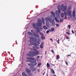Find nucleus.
<instances>
[{
	"mask_svg": "<svg viewBox=\"0 0 76 76\" xmlns=\"http://www.w3.org/2000/svg\"><path fill=\"white\" fill-rule=\"evenodd\" d=\"M76 12L75 11H73V17H75L76 16Z\"/></svg>",
	"mask_w": 76,
	"mask_h": 76,
	"instance_id": "nucleus-17",
	"label": "nucleus"
},
{
	"mask_svg": "<svg viewBox=\"0 0 76 76\" xmlns=\"http://www.w3.org/2000/svg\"><path fill=\"white\" fill-rule=\"evenodd\" d=\"M54 16H55V14L54 13H53L52 15H51L50 17L51 18H54Z\"/></svg>",
	"mask_w": 76,
	"mask_h": 76,
	"instance_id": "nucleus-14",
	"label": "nucleus"
},
{
	"mask_svg": "<svg viewBox=\"0 0 76 76\" xmlns=\"http://www.w3.org/2000/svg\"><path fill=\"white\" fill-rule=\"evenodd\" d=\"M51 52L53 53V54H54V52L53 50H52Z\"/></svg>",
	"mask_w": 76,
	"mask_h": 76,
	"instance_id": "nucleus-42",
	"label": "nucleus"
},
{
	"mask_svg": "<svg viewBox=\"0 0 76 76\" xmlns=\"http://www.w3.org/2000/svg\"><path fill=\"white\" fill-rule=\"evenodd\" d=\"M49 32H50V31L49 30H47L46 32V34H48Z\"/></svg>",
	"mask_w": 76,
	"mask_h": 76,
	"instance_id": "nucleus-35",
	"label": "nucleus"
},
{
	"mask_svg": "<svg viewBox=\"0 0 76 76\" xmlns=\"http://www.w3.org/2000/svg\"><path fill=\"white\" fill-rule=\"evenodd\" d=\"M42 22H44V18H42Z\"/></svg>",
	"mask_w": 76,
	"mask_h": 76,
	"instance_id": "nucleus-33",
	"label": "nucleus"
},
{
	"mask_svg": "<svg viewBox=\"0 0 76 76\" xmlns=\"http://www.w3.org/2000/svg\"><path fill=\"white\" fill-rule=\"evenodd\" d=\"M45 75V72H44L43 74V75Z\"/></svg>",
	"mask_w": 76,
	"mask_h": 76,
	"instance_id": "nucleus-57",
	"label": "nucleus"
},
{
	"mask_svg": "<svg viewBox=\"0 0 76 76\" xmlns=\"http://www.w3.org/2000/svg\"><path fill=\"white\" fill-rule=\"evenodd\" d=\"M32 47L34 51H36V47L35 46H33Z\"/></svg>",
	"mask_w": 76,
	"mask_h": 76,
	"instance_id": "nucleus-27",
	"label": "nucleus"
},
{
	"mask_svg": "<svg viewBox=\"0 0 76 76\" xmlns=\"http://www.w3.org/2000/svg\"><path fill=\"white\" fill-rule=\"evenodd\" d=\"M31 52H32V51H29V53L27 54V56H28L29 57H32L35 56V55L31 53Z\"/></svg>",
	"mask_w": 76,
	"mask_h": 76,
	"instance_id": "nucleus-4",
	"label": "nucleus"
},
{
	"mask_svg": "<svg viewBox=\"0 0 76 76\" xmlns=\"http://www.w3.org/2000/svg\"><path fill=\"white\" fill-rule=\"evenodd\" d=\"M47 67L48 68V67H49L50 66V65L49 64H48V63H47Z\"/></svg>",
	"mask_w": 76,
	"mask_h": 76,
	"instance_id": "nucleus-28",
	"label": "nucleus"
},
{
	"mask_svg": "<svg viewBox=\"0 0 76 76\" xmlns=\"http://www.w3.org/2000/svg\"><path fill=\"white\" fill-rule=\"evenodd\" d=\"M66 34H68V35H70V33L68 32H66Z\"/></svg>",
	"mask_w": 76,
	"mask_h": 76,
	"instance_id": "nucleus-41",
	"label": "nucleus"
},
{
	"mask_svg": "<svg viewBox=\"0 0 76 76\" xmlns=\"http://www.w3.org/2000/svg\"><path fill=\"white\" fill-rule=\"evenodd\" d=\"M38 72H39V70L38 71Z\"/></svg>",
	"mask_w": 76,
	"mask_h": 76,
	"instance_id": "nucleus-63",
	"label": "nucleus"
},
{
	"mask_svg": "<svg viewBox=\"0 0 76 76\" xmlns=\"http://www.w3.org/2000/svg\"><path fill=\"white\" fill-rule=\"evenodd\" d=\"M34 35L35 37H38V38H39V36L38 34L36 33H34Z\"/></svg>",
	"mask_w": 76,
	"mask_h": 76,
	"instance_id": "nucleus-8",
	"label": "nucleus"
},
{
	"mask_svg": "<svg viewBox=\"0 0 76 76\" xmlns=\"http://www.w3.org/2000/svg\"><path fill=\"white\" fill-rule=\"evenodd\" d=\"M71 9V8L69 7L67 9V15L68 16H70L71 15V11H70V10Z\"/></svg>",
	"mask_w": 76,
	"mask_h": 76,
	"instance_id": "nucleus-3",
	"label": "nucleus"
},
{
	"mask_svg": "<svg viewBox=\"0 0 76 76\" xmlns=\"http://www.w3.org/2000/svg\"><path fill=\"white\" fill-rule=\"evenodd\" d=\"M50 70L51 71V73H53V74H54L55 73V71H54V70L53 69H50Z\"/></svg>",
	"mask_w": 76,
	"mask_h": 76,
	"instance_id": "nucleus-16",
	"label": "nucleus"
},
{
	"mask_svg": "<svg viewBox=\"0 0 76 76\" xmlns=\"http://www.w3.org/2000/svg\"><path fill=\"white\" fill-rule=\"evenodd\" d=\"M39 41H41V39H39Z\"/></svg>",
	"mask_w": 76,
	"mask_h": 76,
	"instance_id": "nucleus-59",
	"label": "nucleus"
},
{
	"mask_svg": "<svg viewBox=\"0 0 76 76\" xmlns=\"http://www.w3.org/2000/svg\"><path fill=\"white\" fill-rule=\"evenodd\" d=\"M39 57H40V56H37V58H39Z\"/></svg>",
	"mask_w": 76,
	"mask_h": 76,
	"instance_id": "nucleus-50",
	"label": "nucleus"
},
{
	"mask_svg": "<svg viewBox=\"0 0 76 76\" xmlns=\"http://www.w3.org/2000/svg\"><path fill=\"white\" fill-rule=\"evenodd\" d=\"M64 20L63 18L61 19L60 20V22H63Z\"/></svg>",
	"mask_w": 76,
	"mask_h": 76,
	"instance_id": "nucleus-26",
	"label": "nucleus"
},
{
	"mask_svg": "<svg viewBox=\"0 0 76 76\" xmlns=\"http://www.w3.org/2000/svg\"><path fill=\"white\" fill-rule=\"evenodd\" d=\"M45 20H47V18L45 17Z\"/></svg>",
	"mask_w": 76,
	"mask_h": 76,
	"instance_id": "nucleus-51",
	"label": "nucleus"
},
{
	"mask_svg": "<svg viewBox=\"0 0 76 76\" xmlns=\"http://www.w3.org/2000/svg\"><path fill=\"white\" fill-rule=\"evenodd\" d=\"M44 22V21L43 22V24H45V23Z\"/></svg>",
	"mask_w": 76,
	"mask_h": 76,
	"instance_id": "nucleus-58",
	"label": "nucleus"
},
{
	"mask_svg": "<svg viewBox=\"0 0 76 76\" xmlns=\"http://www.w3.org/2000/svg\"><path fill=\"white\" fill-rule=\"evenodd\" d=\"M58 10L59 12H61V10Z\"/></svg>",
	"mask_w": 76,
	"mask_h": 76,
	"instance_id": "nucleus-54",
	"label": "nucleus"
},
{
	"mask_svg": "<svg viewBox=\"0 0 76 76\" xmlns=\"http://www.w3.org/2000/svg\"><path fill=\"white\" fill-rule=\"evenodd\" d=\"M47 76H48V75H47Z\"/></svg>",
	"mask_w": 76,
	"mask_h": 76,
	"instance_id": "nucleus-64",
	"label": "nucleus"
},
{
	"mask_svg": "<svg viewBox=\"0 0 76 76\" xmlns=\"http://www.w3.org/2000/svg\"><path fill=\"white\" fill-rule=\"evenodd\" d=\"M29 42H30V44H29V45H35V43L34 42H31V40H30L29 41Z\"/></svg>",
	"mask_w": 76,
	"mask_h": 76,
	"instance_id": "nucleus-5",
	"label": "nucleus"
},
{
	"mask_svg": "<svg viewBox=\"0 0 76 76\" xmlns=\"http://www.w3.org/2000/svg\"><path fill=\"white\" fill-rule=\"evenodd\" d=\"M28 35H32L31 33L30 32H28Z\"/></svg>",
	"mask_w": 76,
	"mask_h": 76,
	"instance_id": "nucleus-32",
	"label": "nucleus"
},
{
	"mask_svg": "<svg viewBox=\"0 0 76 76\" xmlns=\"http://www.w3.org/2000/svg\"><path fill=\"white\" fill-rule=\"evenodd\" d=\"M66 39H69V37H66Z\"/></svg>",
	"mask_w": 76,
	"mask_h": 76,
	"instance_id": "nucleus-47",
	"label": "nucleus"
},
{
	"mask_svg": "<svg viewBox=\"0 0 76 76\" xmlns=\"http://www.w3.org/2000/svg\"><path fill=\"white\" fill-rule=\"evenodd\" d=\"M68 27L69 28H70V25H69L68 26Z\"/></svg>",
	"mask_w": 76,
	"mask_h": 76,
	"instance_id": "nucleus-49",
	"label": "nucleus"
},
{
	"mask_svg": "<svg viewBox=\"0 0 76 76\" xmlns=\"http://www.w3.org/2000/svg\"><path fill=\"white\" fill-rule=\"evenodd\" d=\"M65 63L67 66H68V63H67V61H65Z\"/></svg>",
	"mask_w": 76,
	"mask_h": 76,
	"instance_id": "nucleus-40",
	"label": "nucleus"
},
{
	"mask_svg": "<svg viewBox=\"0 0 76 76\" xmlns=\"http://www.w3.org/2000/svg\"><path fill=\"white\" fill-rule=\"evenodd\" d=\"M51 64V65H52V66H54V64Z\"/></svg>",
	"mask_w": 76,
	"mask_h": 76,
	"instance_id": "nucleus-56",
	"label": "nucleus"
},
{
	"mask_svg": "<svg viewBox=\"0 0 76 76\" xmlns=\"http://www.w3.org/2000/svg\"><path fill=\"white\" fill-rule=\"evenodd\" d=\"M45 55H47V51H45Z\"/></svg>",
	"mask_w": 76,
	"mask_h": 76,
	"instance_id": "nucleus-53",
	"label": "nucleus"
},
{
	"mask_svg": "<svg viewBox=\"0 0 76 76\" xmlns=\"http://www.w3.org/2000/svg\"><path fill=\"white\" fill-rule=\"evenodd\" d=\"M56 14H58V11L57 10H56Z\"/></svg>",
	"mask_w": 76,
	"mask_h": 76,
	"instance_id": "nucleus-43",
	"label": "nucleus"
},
{
	"mask_svg": "<svg viewBox=\"0 0 76 76\" xmlns=\"http://www.w3.org/2000/svg\"><path fill=\"white\" fill-rule=\"evenodd\" d=\"M61 17L62 18H64V14L63 13H62L61 14Z\"/></svg>",
	"mask_w": 76,
	"mask_h": 76,
	"instance_id": "nucleus-25",
	"label": "nucleus"
},
{
	"mask_svg": "<svg viewBox=\"0 0 76 76\" xmlns=\"http://www.w3.org/2000/svg\"><path fill=\"white\" fill-rule=\"evenodd\" d=\"M40 44V43L39 42L37 41L36 42V45H39Z\"/></svg>",
	"mask_w": 76,
	"mask_h": 76,
	"instance_id": "nucleus-21",
	"label": "nucleus"
},
{
	"mask_svg": "<svg viewBox=\"0 0 76 76\" xmlns=\"http://www.w3.org/2000/svg\"><path fill=\"white\" fill-rule=\"evenodd\" d=\"M51 30L52 31H54V28H52L51 29Z\"/></svg>",
	"mask_w": 76,
	"mask_h": 76,
	"instance_id": "nucleus-34",
	"label": "nucleus"
},
{
	"mask_svg": "<svg viewBox=\"0 0 76 76\" xmlns=\"http://www.w3.org/2000/svg\"><path fill=\"white\" fill-rule=\"evenodd\" d=\"M43 45H42V44H41L40 46V47L41 48H43Z\"/></svg>",
	"mask_w": 76,
	"mask_h": 76,
	"instance_id": "nucleus-22",
	"label": "nucleus"
},
{
	"mask_svg": "<svg viewBox=\"0 0 76 76\" xmlns=\"http://www.w3.org/2000/svg\"><path fill=\"white\" fill-rule=\"evenodd\" d=\"M69 29H70V28H69Z\"/></svg>",
	"mask_w": 76,
	"mask_h": 76,
	"instance_id": "nucleus-62",
	"label": "nucleus"
},
{
	"mask_svg": "<svg viewBox=\"0 0 76 76\" xmlns=\"http://www.w3.org/2000/svg\"><path fill=\"white\" fill-rule=\"evenodd\" d=\"M72 34H75V32H74V31H73V30H72Z\"/></svg>",
	"mask_w": 76,
	"mask_h": 76,
	"instance_id": "nucleus-46",
	"label": "nucleus"
},
{
	"mask_svg": "<svg viewBox=\"0 0 76 76\" xmlns=\"http://www.w3.org/2000/svg\"><path fill=\"white\" fill-rule=\"evenodd\" d=\"M33 53H34V55H38V54H39V52L38 51H35L34 52H33Z\"/></svg>",
	"mask_w": 76,
	"mask_h": 76,
	"instance_id": "nucleus-12",
	"label": "nucleus"
},
{
	"mask_svg": "<svg viewBox=\"0 0 76 76\" xmlns=\"http://www.w3.org/2000/svg\"><path fill=\"white\" fill-rule=\"evenodd\" d=\"M38 23H36V26L37 28H36L35 29L36 30V32L37 34H38L39 32H40V31H39V29H42V27H41V26H42V21H41V19L38 20Z\"/></svg>",
	"mask_w": 76,
	"mask_h": 76,
	"instance_id": "nucleus-1",
	"label": "nucleus"
},
{
	"mask_svg": "<svg viewBox=\"0 0 76 76\" xmlns=\"http://www.w3.org/2000/svg\"><path fill=\"white\" fill-rule=\"evenodd\" d=\"M28 65L29 66H30V67H32V64H31V63H29V64H28Z\"/></svg>",
	"mask_w": 76,
	"mask_h": 76,
	"instance_id": "nucleus-23",
	"label": "nucleus"
},
{
	"mask_svg": "<svg viewBox=\"0 0 76 76\" xmlns=\"http://www.w3.org/2000/svg\"><path fill=\"white\" fill-rule=\"evenodd\" d=\"M59 58H60V56H59V55H57V60H58Z\"/></svg>",
	"mask_w": 76,
	"mask_h": 76,
	"instance_id": "nucleus-31",
	"label": "nucleus"
},
{
	"mask_svg": "<svg viewBox=\"0 0 76 76\" xmlns=\"http://www.w3.org/2000/svg\"><path fill=\"white\" fill-rule=\"evenodd\" d=\"M30 69H31V70H32V71H36L37 70L36 68L33 67H31L30 68Z\"/></svg>",
	"mask_w": 76,
	"mask_h": 76,
	"instance_id": "nucleus-7",
	"label": "nucleus"
},
{
	"mask_svg": "<svg viewBox=\"0 0 76 76\" xmlns=\"http://www.w3.org/2000/svg\"><path fill=\"white\" fill-rule=\"evenodd\" d=\"M41 38L42 39H45V37L44 36H42L41 37Z\"/></svg>",
	"mask_w": 76,
	"mask_h": 76,
	"instance_id": "nucleus-24",
	"label": "nucleus"
},
{
	"mask_svg": "<svg viewBox=\"0 0 76 76\" xmlns=\"http://www.w3.org/2000/svg\"><path fill=\"white\" fill-rule=\"evenodd\" d=\"M71 55H68V56H68V57H69V56H71Z\"/></svg>",
	"mask_w": 76,
	"mask_h": 76,
	"instance_id": "nucleus-55",
	"label": "nucleus"
},
{
	"mask_svg": "<svg viewBox=\"0 0 76 76\" xmlns=\"http://www.w3.org/2000/svg\"><path fill=\"white\" fill-rule=\"evenodd\" d=\"M61 9L62 11H66L67 10V6L64 7V4H62L61 6Z\"/></svg>",
	"mask_w": 76,
	"mask_h": 76,
	"instance_id": "nucleus-2",
	"label": "nucleus"
},
{
	"mask_svg": "<svg viewBox=\"0 0 76 76\" xmlns=\"http://www.w3.org/2000/svg\"><path fill=\"white\" fill-rule=\"evenodd\" d=\"M50 40H53V39L52 38L50 39Z\"/></svg>",
	"mask_w": 76,
	"mask_h": 76,
	"instance_id": "nucleus-60",
	"label": "nucleus"
},
{
	"mask_svg": "<svg viewBox=\"0 0 76 76\" xmlns=\"http://www.w3.org/2000/svg\"><path fill=\"white\" fill-rule=\"evenodd\" d=\"M31 32L32 33H34V31L33 30H31Z\"/></svg>",
	"mask_w": 76,
	"mask_h": 76,
	"instance_id": "nucleus-45",
	"label": "nucleus"
},
{
	"mask_svg": "<svg viewBox=\"0 0 76 76\" xmlns=\"http://www.w3.org/2000/svg\"><path fill=\"white\" fill-rule=\"evenodd\" d=\"M46 25L47 26V27L48 28L50 27V25H49V23H48V21H46Z\"/></svg>",
	"mask_w": 76,
	"mask_h": 76,
	"instance_id": "nucleus-15",
	"label": "nucleus"
},
{
	"mask_svg": "<svg viewBox=\"0 0 76 76\" xmlns=\"http://www.w3.org/2000/svg\"><path fill=\"white\" fill-rule=\"evenodd\" d=\"M26 61L27 62H32V61H29L28 60H26Z\"/></svg>",
	"mask_w": 76,
	"mask_h": 76,
	"instance_id": "nucleus-30",
	"label": "nucleus"
},
{
	"mask_svg": "<svg viewBox=\"0 0 76 76\" xmlns=\"http://www.w3.org/2000/svg\"><path fill=\"white\" fill-rule=\"evenodd\" d=\"M22 75L23 76H28L26 74L25 72H23L22 73Z\"/></svg>",
	"mask_w": 76,
	"mask_h": 76,
	"instance_id": "nucleus-20",
	"label": "nucleus"
},
{
	"mask_svg": "<svg viewBox=\"0 0 76 76\" xmlns=\"http://www.w3.org/2000/svg\"><path fill=\"white\" fill-rule=\"evenodd\" d=\"M56 26L57 27H58V26H59V24H56Z\"/></svg>",
	"mask_w": 76,
	"mask_h": 76,
	"instance_id": "nucleus-38",
	"label": "nucleus"
},
{
	"mask_svg": "<svg viewBox=\"0 0 76 76\" xmlns=\"http://www.w3.org/2000/svg\"><path fill=\"white\" fill-rule=\"evenodd\" d=\"M43 28H44V29H48L47 27L45 26H43Z\"/></svg>",
	"mask_w": 76,
	"mask_h": 76,
	"instance_id": "nucleus-29",
	"label": "nucleus"
},
{
	"mask_svg": "<svg viewBox=\"0 0 76 76\" xmlns=\"http://www.w3.org/2000/svg\"><path fill=\"white\" fill-rule=\"evenodd\" d=\"M30 39H33V38L31 37H30Z\"/></svg>",
	"mask_w": 76,
	"mask_h": 76,
	"instance_id": "nucleus-52",
	"label": "nucleus"
},
{
	"mask_svg": "<svg viewBox=\"0 0 76 76\" xmlns=\"http://www.w3.org/2000/svg\"><path fill=\"white\" fill-rule=\"evenodd\" d=\"M39 34L40 35H43V34H42V33H41V32H40V31L39 32Z\"/></svg>",
	"mask_w": 76,
	"mask_h": 76,
	"instance_id": "nucleus-39",
	"label": "nucleus"
},
{
	"mask_svg": "<svg viewBox=\"0 0 76 76\" xmlns=\"http://www.w3.org/2000/svg\"><path fill=\"white\" fill-rule=\"evenodd\" d=\"M57 42H58V44L60 43H59V39L58 40Z\"/></svg>",
	"mask_w": 76,
	"mask_h": 76,
	"instance_id": "nucleus-48",
	"label": "nucleus"
},
{
	"mask_svg": "<svg viewBox=\"0 0 76 76\" xmlns=\"http://www.w3.org/2000/svg\"><path fill=\"white\" fill-rule=\"evenodd\" d=\"M36 26H37V25L35 24V23H33V28H35V29L38 28L36 27Z\"/></svg>",
	"mask_w": 76,
	"mask_h": 76,
	"instance_id": "nucleus-13",
	"label": "nucleus"
},
{
	"mask_svg": "<svg viewBox=\"0 0 76 76\" xmlns=\"http://www.w3.org/2000/svg\"><path fill=\"white\" fill-rule=\"evenodd\" d=\"M57 18H55V19L56 22H59V20H58L57 19Z\"/></svg>",
	"mask_w": 76,
	"mask_h": 76,
	"instance_id": "nucleus-19",
	"label": "nucleus"
},
{
	"mask_svg": "<svg viewBox=\"0 0 76 76\" xmlns=\"http://www.w3.org/2000/svg\"><path fill=\"white\" fill-rule=\"evenodd\" d=\"M26 71L27 73H30L31 72V71L30 69H29L28 68H26Z\"/></svg>",
	"mask_w": 76,
	"mask_h": 76,
	"instance_id": "nucleus-10",
	"label": "nucleus"
},
{
	"mask_svg": "<svg viewBox=\"0 0 76 76\" xmlns=\"http://www.w3.org/2000/svg\"><path fill=\"white\" fill-rule=\"evenodd\" d=\"M41 63H39L38 64V66H41Z\"/></svg>",
	"mask_w": 76,
	"mask_h": 76,
	"instance_id": "nucleus-36",
	"label": "nucleus"
},
{
	"mask_svg": "<svg viewBox=\"0 0 76 76\" xmlns=\"http://www.w3.org/2000/svg\"><path fill=\"white\" fill-rule=\"evenodd\" d=\"M29 75H30V76H32V73L31 72L29 73Z\"/></svg>",
	"mask_w": 76,
	"mask_h": 76,
	"instance_id": "nucleus-37",
	"label": "nucleus"
},
{
	"mask_svg": "<svg viewBox=\"0 0 76 76\" xmlns=\"http://www.w3.org/2000/svg\"><path fill=\"white\" fill-rule=\"evenodd\" d=\"M48 22L49 23H51V20H49L48 21Z\"/></svg>",
	"mask_w": 76,
	"mask_h": 76,
	"instance_id": "nucleus-44",
	"label": "nucleus"
},
{
	"mask_svg": "<svg viewBox=\"0 0 76 76\" xmlns=\"http://www.w3.org/2000/svg\"><path fill=\"white\" fill-rule=\"evenodd\" d=\"M64 17L65 16V18H64V19H67V12H66V11H65L64 12Z\"/></svg>",
	"mask_w": 76,
	"mask_h": 76,
	"instance_id": "nucleus-11",
	"label": "nucleus"
},
{
	"mask_svg": "<svg viewBox=\"0 0 76 76\" xmlns=\"http://www.w3.org/2000/svg\"><path fill=\"white\" fill-rule=\"evenodd\" d=\"M26 59L28 60H35V58L31 57H27Z\"/></svg>",
	"mask_w": 76,
	"mask_h": 76,
	"instance_id": "nucleus-9",
	"label": "nucleus"
},
{
	"mask_svg": "<svg viewBox=\"0 0 76 76\" xmlns=\"http://www.w3.org/2000/svg\"><path fill=\"white\" fill-rule=\"evenodd\" d=\"M52 24L53 26H54V25H55V22H54V20H52Z\"/></svg>",
	"mask_w": 76,
	"mask_h": 76,
	"instance_id": "nucleus-18",
	"label": "nucleus"
},
{
	"mask_svg": "<svg viewBox=\"0 0 76 76\" xmlns=\"http://www.w3.org/2000/svg\"><path fill=\"white\" fill-rule=\"evenodd\" d=\"M53 76H56V75H54Z\"/></svg>",
	"mask_w": 76,
	"mask_h": 76,
	"instance_id": "nucleus-61",
	"label": "nucleus"
},
{
	"mask_svg": "<svg viewBox=\"0 0 76 76\" xmlns=\"http://www.w3.org/2000/svg\"><path fill=\"white\" fill-rule=\"evenodd\" d=\"M36 60H35V62L33 61H32V62H31V63H32V65L33 66H36V65L37 64V63L36 62Z\"/></svg>",
	"mask_w": 76,
	"mask_h": 76,
	"instance_id": "nucleus-6",
	"label": "nucleus"
}]
</instances>
